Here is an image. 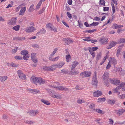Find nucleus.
<instances>
[{"mask_svg":"<svg viewBox=\"0 0 125 125\" xmlns=\"http://www.w3.org/2000/svg\"><path fill=\"white\" fill-rule=\"evenodd\" d=\"M31 81L35 84H37V83H39L40 84H43L45 83V81L44 80L41 78H37L32 76L30 79Z\"/></svg>","mask_w":125,"mask_h":125,"instance_id":"f257e3e1","label":"nucleus"},{"mask_svg":"<svg viewBox=\"0 0 125 125\" xmlns=\"http://www.w3.org/2000/svg\"><path fill=\"white\" fill-rule=\"evenodd\" d=\"M109 73L107 72H105L103 76V82L104 83V84L108 87L109 85L108 81L109 78Z\"/></svg>","mask_w":125,"mask_h":125,"instance_id":"f03ea898","label":"nucleus"},{"mask_svg":"<svg viewBox=\"0 0 125 125\" xmlns=\"http://www.w3.org/2000/svg\"><path fill=\"white\" fill-rule=\"evenodd\" d=\"M96 74V72H95L94 73V75L93 77L92 83L93 85H95L96 86L97 85L98 83Z\"/></svg>","mask_w":125,"mask_h":125,"instance_id":"7ed1b4c3","label":"nucleus"},{"mask_svg":"<svg viewBox=\"0 0 125 125\" xmlns=\"http://www.w3.org/2000/svg\"><path fill=\"white\" fill-rule=\"evenodd\" d=\"M35 28L33 26L27 27H26L25 31L27 32H31L35 31Z\"/></svg>","mask_w":125,"mask_h":125,"instance_id":"20e7f679","label":"nucleus"},{"mask_svg":"<svg viewBox=\"0 0 125 125\" xmlns=\"http://www.w3.org/2000/svg\"><path fill=\"white\" fill-rule=\"evenodd\" d=\"M39 113L37 110H33L29 112H28L27 113H29V115L31 116H35Z\"/></svg>","mask_w":125,"mask_h":125,"instance_id":"39448f33","label":"nucleus"},{"mask_svg":"<svg viewBox=\"0 0 125 125\" xmlns=\"http://www.w3.org/2000/svg\"><path fill=\"white\" fill-rule=\"evenodd\" d=\"M108 39L104 37L101 38L99 40V42L102 43V44H104L106 42L105 44H107L108 43L107 41Z\"/></svg>","mask_w":125,"mask_h":125,"instance_id":"423d86ee","label":"nucleus"},{"mask_svg":"<svg viewBox=\"0 0 125 125\" xmlns=\"http://www.w3.org/2000/svg\"><path fill=\"white\" fill-rule=\"evenodd\" d=\"M102 94V93L100 91H96L93 93V95L95 97H98Z\"/></svg>","mask_w":125,"mask_h":125,"instance_id":"0eeeda50","label":"nucleus"},{"mask_svg":"<svg viewBox=\"0 0 125 125\" xmlns=\"http://www.w3.org/2000/svg\"><path fill=\"white\" fill-rule=\"evenodd\" d=\"M109 44V45L107 46V48L108 49H110L113 47L115 46L116 44V43L115 42L112 41Z\"/></svg>","mask_w":125,"mask_h":125,"instance_id":"6e6552de","label":"nucleus"},{"mask_svg":"<svg viewBox=\"0 0 125 125\" xmlns=\"http://www.w3.org/2000/svg\"><path fill=\"white\" fill-rule=\"evenodd\" d=\"M114 71L115 72H117L120 73L121 72H123V71L121 68H120V66H118L116 67H115L114 68Z\"/></svg>","mask_w":125,"mask_h":125,"instance_id":"1a4fd4ad","label":"nucleus"},{"mask_svg":"<svg viewBox=\"0 0 125 125\" xmlns=\"http://www.w3.org/2000/svg\"><path fill=\"white\" fill-rule=\"evenodd\" d=\"M26 9V7H24L21 9L19 12V15H23Z\"/></svg>","mask_w":125,"mask_h":125,"instance_id":"9d476101","label":"nucleus"},{"mask_svg":"<svg viewBox=\"0 0 125 125\" xmlns=\"http://www.w3.org/2000/svg\"><path fill=\"white\" fill-rule=\"evenodd\" d=\"M17 18L16 17L11 19L10 20H9L8 22V23L10 24H15Z\"/></svg>","mask_w":125,"mask_h":125,"instance_id":"9b49d317","label":"nucleus"},{"mask_svg":"<svg viewBox=\"0 0 125 125\" xmlns=\"http://www.w3.org/2000/svg\"><path fill=\"white\" fill-rule=\"evenodd\" d=\"M46 30H45L43 28H42L37 33L36 35H38L41 34H44Z\"/></svg>","mask_w":125,"mask_h":125,"instance_id":"f8f14e48","label":"nucleus"},{"mask_svg":"<svg viewBox=\"0 0 125 125\" xmlns=\"http://www.w3.org/2000/svg\"><path fill=\"white\" fill-rule=\"evenodd\" d=\"M73 63V64L71 65L72 68L71 69V70H73L79 63L78 62L76 61H74Z\"/></svg>","mask_w":125,"mask_h":125,"instance_id":"ddd939ff","label":"nucleus"},{"mask_svg":"<svg viewBox=\"0 0 125 125\" xmlns=\"http://www.w3.org/2000/svg\"><path fill=\"white\" fill-rule=\"evenodd\" d=\"M28 90L31 91L32 93H34L35 94L39 93H40V91L36 89H31L30 90Z\"/></svg>","mask_w":125,"mask_h":125,"instance_id":"4468645a","label":"nucleus"},{"mask_svg":"<svg viewBox=\"0 0 125 125\" xmlns=\"http://www.w3.org/2000/svg\"><path fill=\"white\" fill-rule=\"evenodd\" d=\"M8 78L7 76H0V80L1 82H2L6 80Z\"/></svg>","mask_w":125,"mask_h":125,"instance_id":"2eb2a0df","label":"nucleus"},{"mask_svg":"<svg viewBox=\"0 0 125 125\" xmlns=\"http://www.w3.org/2000/svg\"><path fill=\"white\" fill-rule=\"evenodd\" d=\"M64 64L65 63L64 62H61L60 63L57 64L55 65L56 66V68L57 67L60 68L63 66L64 65Z\"/></svg>","mask_w":125,"mask_h":125,"instance_id":"dca6fc26","label":"nucleus"},{"mask_svg":"<svg viewBox=\"0 0 125 125\" xmlns=\"http://www.w3.org/2000/svg\"><path fill=\"white\" fill-rule=\"evenodd\" d=\"M25 37H15L13 38L14 40H19L20 41H22L23 40H25Z\"/></svg>","mask_w":125,"mask_h":125,"instance_id":"f3484780","label":"nucleus"},{"mask_svg":"<svg viewBox=\"0 0 125 125\" xmlns=\"http://www.w3.org/2000/svg\"><path fill=\"white\" fill-rule=\"evenodd\" d=\"M123 27V26L122 25H117L116 24H114L113 25V28H115V29Z\"/></svg>","mask_w":125,"mask_h":125,"instance_id":"a211bd4d","label":"nucleus"},{"mask_svg":"<svg viewBox=\"0 0 125 125\" xmlns=\"http://www.w3.org/2000/svg\"><path fill=\"white\" fill-rule=\"evenodd\" d=\"M74 42V41L73 40H71L70 38H67V41L65 42V43L67 45H68L71 43H72Z\"/></svg>","mask_w":125,"mask_h":125,"instance_id":"6ab92c4d","label":"nucleus"},{"mask_svg":"<svg viewBox=\"0 0 125 125\" xmlns=\"http://www.w3.org/2000/svg\"><path fill=\"white\" fill-rule=\"evenodd\" d=\"M85 77H88L90 76L91 75V72L90 71H85Z\"/></svg>","mask_w":125,"mask_h":125,"instance_id":"aec40b11","label":"nucleus"},{"mask_svg":"<svg viewBox=\"0 0 125 125\" xmlns=\"http://www.w3.org/2000/svg\"><path fill=\"white\" fill-rule=\"evenodd\" d=\"M70 73L73 75H75L78 74L79 73V72L77 71H73V70H71L70 71Z\"/></svg>","mask_w":125,"mask_h":125,"instance_id":"412c9836","label":"nucleus"},{"mask_svg":"<svg viewBox=\"0 0 125 125\" xmlns=\"http://www.w3.org/2000/svg\"><path fill=\"white\" fill-rule=\"evenodd\" d=\"M21 54L23 55H27L28 53V51L25 50H23L21 51Z\"/></svg>","mask_w":125,"mask_h":125,"instance_id":"4be33fe9","label":"nucleus"},{"mask_svg":"<svg viewBox=\"0 0 125 125\" xmlns=\"http://www.w3.org/2000/svg\"><path fill=\"white\" fill-rule=\"evenodd\" d=\"M61 73H62L65 74H70V72L68 70H65L64 69H62L61 70Z\"/></svg>","mask_w":125,"mask_h":125,"instance_id":"5701e85b","label":"nucleus"},{"mask_svg":"<svg viewBox=\"0 0 125 125\" xmlns=\"http://www.w3.org/2000/svg\"><path fill=\"white\" fill-rule=\"evenodd\" d=\"M60 90H61L62 91H69V90L68 88H66L64 86H60Z\"/></svg>","mask_w":125,"mask_h":125,"instance_id":"b1692460","label":"nucleus"},{"mask_svg":"<svg viewBox=\"0 0 125 125\" xmlns=\"http://www.w3.org/2000/svg\"><path fill=\"white\" fill-rule=\"evenodd\" d=\"M101 53H98L97 54L96 57V61L97 62L101 58Z\"/></svg>","mask_w":125,"mask_h":125,"instance_id":"393cba45","label":"nucleus"},{"mask_svg":"<svg viewBox=\"0 0 125 125\" xmlns=\"http://www.w3.org/2000/svg\"><path fill=\"white\" fill-rule=\"evenodd\" d=\"M41 101L43 103L45 104L48 105H49L50 104V103L47 101L45 100L44 99H42L41 100Z\"/></svg>","mask_w":125,"mask_h":125,"instance_id":"a878e982","label":"nucleus"},{"mask_svg":"<svg viewBox=\"0 0 125 125\" xmlns=\"http://www.w3.org/2000/svg\"><path fill=\"white\" fill-rule=\"evenodd\" d=\"M19 78L23 80H24L26 79V76L24 74L22 75H21L20 76H19Z\"/></svg>","mask_w":125,"mask_h":125,"instance_id":"bb28decb","label":"nucleus"},{"mask_svg":"<svg viewBox=\"0 0 125 125\" xmlns=\"http://www.w3.org/2000/svg\"><path fill=\"white\" fill-rule=\"evenodd\" d=\"M33 6L34 5L33 4L31 5L29 9V12H32L34 10V9L33 8Z\"/></svg>","mask_w":125,"mask_h":125,"instance_id":"cd10ccee","label":"nucleus"},{"mask_svg":"<svg viewBox=\"0 0 125 125\" xmlns=\"http://www.w3.org/2000/svg\"><path fill=\"white\" fill-rule=\"evenodd\" d=\"M20 26L19 25L13 27L12 29L16 31H18L20 28Z\"/></svg>","mask_w":125,"mask_h":125,"instance_id":"c85d7f7f","label":"nucleus"},{"mask_svg":"<svg viewBox=\"0 0 125 125\" xmlns=\"http://www.w3.org/2000/svg\"><path fill=\"white\" fill-rule=\"evenodd\" d=\"M65 57L67 62H69L70 60V59L71 58V56L70 54L66 55Z\"/></svg>","mask_w":125,"mask_h":125,"instance_id":"c756f323","label":"nucleus"},{"mask_svg":"<svg viewBox=\"0 0 125 125\" xmlns=\"http://www.w3.org/2000/svg\"><path fill=\"white\" fill-rule=\"evenodd\" d=\"M115 102V101L114 100H109L108 101V103L109 104H114Z\"/></svg>","mask_w":125,"mask_h":125,"instance_id":"7c9ffc66","label":"nucleus"},{"mask_svg":"<svg viewBox=\"0 0 125 125\" xmlns=\"http://www.w3.org/2000/svg\"><path fill=\"white\" fill-rule=\"evenodd\" d=\"M42 0H41L39 2V3L36 6V9H37V10H38V9L40 7L42 3Z\"/></svg>","mask_w":125,"mask_h":125,"instance_id":"2f4dec72","label":"nucleus"},{"mask_svg":"<svg viewBox=\"0 0 125 125\" xmlns=\"http://www.w3.org/2000/svg\"><path fill=\"white\" fill-rule=\"evenodd\" d=\"M111 62L114 65L116 64L117 63L116 60L114 58H111Z\"/></svg>","mask_w":125,"mask_h":125,"instance_id":"473e14b6","label":"nucleus"},{"mask_svg":"<svg viewBox=\"0 0 125 125\" xmlns=\"http://www.w3.org/2000/svg\"><path fill=\"white\" fill-rule=\"evenodd\" d=\"M120 82V81L116 79H115L114 84L116 85H117Z\"/></svg>","mask_w":125,"mask_h":125,"instance_id":"72a5a7b5","label":"nucleus"},{"mask_svg":"<svg viewBox=\"0 0 125 125\" xmlns=\"http://www.w3.org/2000/svg\"><path fill=\"white\" fill-rule=\"evenodd\" d=\"M43 70L45 71H49V66H45L43 67Z\"/></svg>","mask_w":125,"mask_h":125,"instance_id":"f704fd0d","label":"nucleus"},{"mask_svg":"<svg viewBox=\"0 0 125 125\" xmlns=\"http://www.w3.org/2000/svg\"><path fill=\"white\" fill-rule=\"evenodd\" d=\"M58 50V49L57 48H55L54 49V51L51 54L50 56H52L54 55L56 53V52Z\"/></svg>","mask_w":125,"mask_h":125,"instance_id":"c9c22d12","label":"nucleus"},{"mask_svg":"<svg viewBox=\"0 0 125 125\" xmlns=\"http://www.w3.org/2000/svg\"><path fill=\"white\" fill-rule=\"evenodd\" d=\"M30 56L29 55H23V58L24 60H27L28 59V58Z\"/></svg>","mask_w":125,"mask_h":125,"instance_id":"e433bc0d","label":"nucleus"},{"mask_svg":"<svg viewBox=\"0 0 125 125\" xmlns=\"http://www.w3.org/2000/svg\"><path fill=\"white\" fill-rule=\"evenodd\" d=\"M99 23L98 22H94L91 24H90V26H95L99 24Z\"/></svg>","mask_w":125,"mask_h":125,"instance_id":"4c0bfd02","label":"nucleus"},{"mask_svg":"<svg viewBox=\"0 0 125 125\" xmlns=\"http://www.w3.org/2000/svg\"><path fill=\"white\" fill-rule=\"evenodd\" d=\"M24 122L29 124H31L34 123V122L32 121H29L28 120H26Z\"/></svg>","mask_w":125,"mask_h":125,"instance_id":"58836bf2","label":"nucleus"},{"mask_svg":"<svg viewBox=\"0 0 125 125\" xmlns=\"http://www.w3.org/2000/svg\"><path fill=\"white\" fill-rule=\"evenodd\" d=\"M115 78H109L108 80H110V82L112 84H114Z\"/></svg>","mask_w":125,"mask_h":125,"instance_id":"ea45409f","label":"nucleus"},{"mask_svg":"<svg viewBox=\"0 0 125 125\" xmlns=\"http://www.w3.org/2000/svg\"><path fill=\"white\" fill-rule=\"evenodd\" d=\"M100 4L103 6H104L105 3V2L104 0H100Z\"/></svg>","mask_w":125,"mask_h":125,"instance_id":"a19ab883","label":"nucleus"},{"mask_svg":"<svg viewBox=\"0 0 125 125\" xmlns=\"http://www.w3.org/2000/svg\"><path fill=\"white\" fill-rule=\"evenodd\" d=\"M96 111L99 113L101 114H103V113L102 111L100 110V109H96Z\"/></svg>","mask_w":125,"mask_h":125,"instance_id":"79ce46f5","label":"nucleus"},{"mask_svg":"<svg viewBox=\"0 0 125 125\" xmlns=\"http://www.w3.org/2000/svg\"><path fill=\"white\" fill-rule=\"evenodd\" d=\"M84 101L83 100L79 99L77 100V102L79 104H81L84 102Z\"/></svg>","mask_w":125,"mask_h":125,"instance_id":"37998d69","label":"nucleus"},{"mask_svg":"<svg viewBox=\"0 0 125 125\" xmlns=\"http://www.w3.org/2000/svg\"><path fill=\"white\" fill-rule=\"evenodd\" d=\"M98 102H99V101H104L105 100V99L104 97L99 98L98 99Z\"/></svg>","mask_w":125,"mask_h":125,"instance_id":"c03bdc74","label":"nucleus"},{"mask_svg":"<svg viewBox=\"0 0 125 125\" xmlns=\"http://www.w3.org/2000/svg\"><path fill=\"white\" fill-rule=\"evenodd\" d=\"M86 38L84 39H83V40L84 41H87V42L90 41H91V39H90V37H86Z\"/></svg>","mask_w":125,"mask_h":125,"instance_id":"a18cd8bd","label":"nucleus"},{"mask_svg":"<svg viewBox=\"0 0 125 125\" xmlns=\"http://www.w3.org/2000/svg\"><path fill=\"white\" fill-rule=\"evenodd\" d=\"M17 73L19 76H20L21 75H22L23 74L21 71L19 70L17 71Z\"/></svg>","mask_w":125,"mask_h":125,"instance_id":"49530a36","label":"nucleus"},{"mask_svg":"<svg viewBox=\"0 0 125 125\" xmlns=\"http://www.w3.org/2000/svg\"><path fill=\"white\" fill-rule=\"evenodd\" d=\"M121 51V49L120 48H118V50L117 51V53L116 55L117 57H118L120 54V53Z\"/></svg>","mask_w":125,"mask_h":125,"instance_id":"de8ad7c7","label":"nucleus"},{"mask_svg":"<svg viewBox=\"0 0 125 125\" xmlns=\"http://www.w3.org/2000/svg\"><path fill=\"white\" fill-rule=\"evenodd\" d=\"M96 31V29H94L90 30H86L85 31V32L88 33H91L94 32V31Z\"/></svg>","mask_w":125,"mask_h":125,"instance_id":"09e8293b","label":"nucleus"},{"mask_svg":"<svg viewBox=\"0 0 125 125\" xmlns=\"http://www.w3.org/2000/svg\"><path fill=\"white\" fill-rule=\"evenodd\" d=\"M14 58L17 60H21L22 59V57L19 56H15Z\"/></svg>","mask_w":125,"mask_h":125,"instance_id":"8fccbe9b","label":"nucleus"},{"mask_svg":"<svg viewBox=\"0 0 125 125\" xmlns=\"http://www.w3.org/2000/svg\"><path fill=\"white\" fill-rule=\"evenodd\" d=\"M67 15L69 19H71L72 18V17L71 14L69 12H67Z\"/></svg>","mask_w":125,"mask_h":125,"instance_id":"3c124183","label":"nucleus"},{"mask_svg":"<svg viewBox=\"0 0 125 125\" xmlns=\"http://www.w3.org/2000/svg\"><path fill=\"white\" fill-rule=\"evenodd\" d=\"M51 66V67L52 70V71L54 70L56 68V65L53 64Z\"/></svg>","mask_w":125,"mask_h":125,"instance_id":"603ef678","label":"nucleus"},{"mask_svg":"<svg viewBox=\"0 0 125 125\" xmlns=\"http://www.w3.org/2000/svg\"><path fill=\"white\" fill-rule=\"evenodd\" d=\"M103 8V10L104 11H108L109 10V8L108 7H104Z\"/></svg>","mask_w":125,"mask_h":125,"instance_id":"864d4df0","label":"nucleus"},{"mask_svg":"<svg viewBox=\"0 0 125 125\" xmlns=\"http://www.w3.org/2000/svg\"><path fill=\"white\" fill-rule=\"evenodd\" d=\"M85 71L82 72L80 73V75L82 76V78L85 77Z\"/></svg>","mask_w":125,"mask_h":125,"instance_id":"5fc2aeb1","label":"nucleus"},{"mask_svg":"<svg viewBox=\"0 0 125 125\" xmlns=\"http://www.w3.org/2000/svg\"><path fill=\"white\" fill-rule=\"evenodd\" d=\"M93 20L96 21H99L100 20V18L97 17H95L94 18Z\"/></svg>","mask_w":125,"mask_h":125,"instance_id":"6e6d98bb","label":"nucleus"},{"mask_svg":"<svg viewBox=\"0 0 125 125\" xmlns=\"http://www.w3.org/2000/svg\"><path fill=\"white\" fill-rule=\"evenodd\" d=\"M36 54L35 53H32L31 54V59L35 58V57Z\"/></svg>","mask_w":125,"mask_h":125,"instance_id":"4d7b16f0","label":"nucleus"},{"mask_svg":"<svg viewBox=\"0 0 125 125\" xmlns=\"http://www.w3.org/2000/svg\"><path fill=\"white\" fill-rule=\"evenodd\" d=\"M111 67V65L110 64V62H109L108 63L106 67V69L107 70L109 69Z\"/></svg>","mask_w":125,"mask_h":125,"instance_id":"13d9d810","label":"nucleus"},{"mask_svg":"<svg viewBox=\"0 0 125 125\" xmlns=\"http://www.w3.org/2000/svg\"><path fill=\"white\" fill-rule=\"evenodd\" d=\"M125 112V110L124 109L120 110L119 115H122L123 113Z\"/></svg>","mask_w":125,"mask_h":125,"instance_id":"bf43d9fd","label":"nucleus"},{"mask_svg":"<svg viewBox=\"0 0 125 125\" xmlns=\"http://www.w3.org/2000/svg\"><path fill=\"white\" fill-rule=\"evenodd\" d=\"M45 10V8L44 7L39 12V14H40L43 13Z\"/></svg>","mask_w":125,"mask_h":125,"instance_id":"052dcab7","label":"nucleus"},{"mask_svg":"<svg viewBox=\"0 0 125 125\" xmlns=\"http://www.w3.org/2000/svg\"><path fill=\"white\" fill-rule=\"evenodd\" d=\"M51 30H52L53 31H54L57 32V29L56 28H55L54 26H52V28L51 29Z\"/></svg>","mask_w":125,"mask_h":125,"instance_id":"680f3d73","label":"nucleus"},{"mask_svg":"<svg viewBox=\"0 0 125 125\" xmlns=\"http://www.w3.org/2000/svg\"><path fill=\"white\" fill-rule=\"evenodd\" d=\"M32 46L34 48H39V45L37 44H34L32 45Z\"/></svg>","mask_w":125,"mask_h":125,"instance_id":"e2e57ef3","label":"nucleus"},{"mask_svg":"<svg viewBox=\"0 0 125 125\" xmlns=\"http://www.w3.org/2000/svg\"><path fill=\"white\" fill-rule=\"evenodd\" d=\"M98 49V48L97 47H93L92 48H91V49L93 51H96Z\"/></svg>","mask_w":125,"mask_h":125,"instance_id":"0e129e2a","label":"nucleus"},{"mask_svg":"<svg viewBox=\"0 0 125 125\" xmlns=\"http://www.w3.org/2000/svg\"><path fill=\"white\" fill-rule=\"evenodd\" d=\"M46 26L50 29H51L52 27V25L50 23H49L48 24H47Z\"/></svg>","mask_w":125,"mask_h":125,"instance_id":"69168bd1","label":"nucleus"},{"mask_svg":"<svg viewBox=\"0 0 125 125\" xmlns=\"http://www.w3.org/2000/svg\"><path fill=\"white\" fill-rule=\"evenodd\" d=\"M84 24L86 27H90L91 26H90V25H89V24L87 22H85L84 23Z\"/></svg>","mask_w":125,"mask_h":125,"instance_id":"338daca9","label":"nucleus"},{"mask_svg":"<svg viewBox=\"0 0 125 125\" xmlns=\"http://www.w3.org/2000/svg\"><path fill=\"white\" fill-rule=\"evenodd\" d=\"M119 42L120 43L125 42V39H124L123 38L121 39L119 41Z\"/></svg>","mask_w":125,"mask_h":125,"instance_id":"774afa93","label":"nucleus"}]
</instances>
